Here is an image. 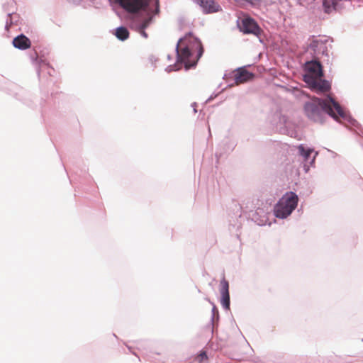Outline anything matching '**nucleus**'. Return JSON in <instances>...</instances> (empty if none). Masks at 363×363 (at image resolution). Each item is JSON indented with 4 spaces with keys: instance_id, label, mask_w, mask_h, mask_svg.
Here are the masks:
<instances>
[{
    "instance_id": "obj_18",
    "label": "nucleus",
    "mask_w": 363,
    "mask_h": 363,
    "mask_svg": "<svg viewBox=\"0 0 363 363\" xmlns=\"http://www.w3.org/2000/svg\"><path fill=\"white\" fill-rule=\"evenodd\" d=\"M140 33L145 38L147 37V34L145 33V29H140L139 28Z\"/></svg>"
},
{
    "instance_id": "obj_3",
    "label": "nucleus",
    "mask_w": 363,
    "mask_h": 363,
    "mask_svg": "<svg viewBox=\"0 0 363 363\" xmlns=\"http://www.w3.org/2000/svg\"><path fill=\"white\" fill-rule=\"evenodd\" d=\"M298 201V196L295 193L292 191L286 193L274 207L275 216L279 218L289 216L296 208Z\"/></svg>"
},
{
    "instance_id": "obj_9",
    "label": "nucleus",
    "mask_w": 363,
    "mask_h": 363,
    "mask_svg": "<svg viewBox=\"0 0 363 363\" xmlns=\"http://www.w3.org/2000/svg\"><path fill=\"white\" fill-rule=\"evenodd\" d=\"M306 82L308 83L313 89L320 92H326L330 89V85L328 82L322 80L320 78L311 79V80H306Z\"/></svg>"
},
{
    "instance_id": "obj_13",
    "label": "nucleus",
    "mask_w": 363,
    "mask_h": 363,
    "mask_svg": "<svg viewBox=\"0 0 363 363\" xmlns=\"http://www.w3.org/2000/svg\"><path fill=\"white\" fill-rule=\"evenodd\" d=\"M115 35L121 40H125L129 37V32L128 29L125 27H119L116 28Z\"/></svg>"
},
{
    "instance_id": "obj_7",
    "label": "nucleus",
    "mask_w": 363,
    "mask_h": 363,
    "mask_svg": "<svg viewBox=\"0 0 363 363\" xmlns=\"http://www.w3.org/2000/svg\"><path fill=\"white\" fill-rule=\"evenodd\" d=\"M220 292L221 294V304L226 308H230V294H229V283L223 278L220 283Z\"/></svg>"
},
{
    "instance_id": "obj_11",
    "label": "nucleus",
    "mask_w": 363,
    "mask_h": 363,
    "mask_svg": "<svg viewBox=\"0 0 363 363\" xmlns=\"http://www.w3.org/2000/svg\"><path fill=\"white\" fill-rule=\"evenodd\" d=\"M13 45L20 50H26L31 46V42L26 35L21 34L13 40Z\"/></svg>"
},
{
    "instance_id": "obj_17",
    "label": "nucleus",
    "mask_w": 363,
    "mask_h": 363,
    "mask_svg": "<svg viewBox=\"0 0 363 363\" xmlns=\"http://www.w3.org/2000/svg\"><path fill=\"white\" fill-rule=\"evenodd\" d=\"M151 21V18L145 19L143 23L140 24L139 28L140 29H145L150 24Z\"/></svg>"
},
{
    "instance_id": "obj_8",
    "label": "nucleus",
    "mask_w": 363,
    "mask_h": 363,
    "mask_svg": "<svg viewBox=\"0 0 363 363\" xmlns=\"http://www.w3.org/2000/svg\"><path fill=\"white\" fill-rule=\"evenodd\" d=\"M254 77V74L247 71L245 68L241 67L234 72L233 78L236 84L247 82Z\"/></svg>"
},
{
    "instance_id": "obj_14",
    "label": "nucleus",
    "mask_w": 363,
    "mask_h": 363,
    "mask_svg": "<svg viewBox=\"0 0 363 363\" xmlns=\"http://www.w3.org/2000/svg\"><path fill=\"white\" fill-rule=\"evenodd\" d=\"M299 154L304 158L305 160H308L310 157V155L313 152L312 149H305L304 147L301 145L298 147Z\"/></svg>"
},
{
    "instance_id": "obj_12",
    "label": "nucleus",
    "mask_w": 363,
    "mask_h": 363,
    "mask_svg": "<svg viewBox=\"0 0 363 363\" xmlns=\"http://www.w3.org/2000/svg\"><path fill=\"white\" fill-rule=\"evenodd\" d=\"M310 48L312 49L315 54H319L320 52L324 53L325 50V45L321 40H313L310 43Z\"/></svg>"
},
{
    "instance_id": "obj_1",
    "label": "nucleus",
    "mask_w": 363,
    "mask_h": 363,
    "mask_svg": "<svg viewBox=\"0 0 363 363\" xmlns=\"http://www.w3.org/2000/svg\"><path fill=\"white\" fill-rule=\"evenodd\" d=\"M304 111L307 117L315 122L322 121L323 113H328L336 121L339 118L346 117L340 104L330 96L325 99L314 97L311 101L306 103Z\"/></svg>"
},
{
    "instance_id": "obj_5",
    "label": "nucleus",
    "mask_w": 363,
    "mask_h": 363,
    "mask_svg": "<svg viewBox=\"0 0 363 363\" xmlns=\"http://www.w3.org/2000/svg\"><path fill=\"white\" fill-rule=\"evenodd\" d=\"M305 69L308 72V75L305 76L306 80L311 79L321 78L323 76L322 66L319 61L311 60L307 62L305 65Z\"/></svg>"
},
{
    "instance_id": "obj_4",
    "label": "nucleus",
    "mask_w": 363,
    "mask_h": 363,
    "mask_svg": "<svg viewBox=\"0 0 363 363\" xmlns=\"http://www.w3.org/2000/svg\"><path fill=\"white\" fill-rule=\"evenodd\" d=\"M116 1L125 11L130 13H136L147 9L148 0H116Z\"/></svg>"
},
{
    "instance_id": "obj_15",
    "label": "nucleus",
    "mask_w": 363,
    "mask_h": 363,
    "mask_svg": "<svg viewBox=\"0 0 363 363\" xmlns=\"http://www.w3.org/2000/svg\"><path fill=\"white\" fill-rule=\"evenodd\" d=\"M238 3L240 4L242 6H245L247 4H249L253 6H258L260 3V0H235Z\"/></svg>"
},
{
    "instance_id": "obj_6",
    "label": "nucleus",
    "mask_w": 363,
    "mask_h": 363,
    "mask_svg": "<svg viewBox=\"0 0 363 363\" xmlns=\"http://www.w3.org/2000/svg\"><path fill=\"white\" fill-rule=\"evenodd\" d=\"M240 30L244 33L253 34L258 36L260 33L261 29L252 18H245L241 21L239 25Z\"/></svg>"
},
{
    "instance_id": "obj_2",
    "label": "nucleus",
    "mask_w": 363,
    "mask_h": 363,
    "mask_svg": "<svg viewBox=\"0 0 363 363\" xmlns=\"http://www.w3.org/2000/svg\"><path fill=\"white\" fill-rule=\"evenodd\" d=\"M177 52L179 61L188 69L196 65L203 55V48L197 38L189 33L179 40Z\"/></svg>"
},
{
    "instance_id": "obj_10",
    "label": "nucleus",
    "mask_w": 363,
    "mask_h": 363,
    "mask_svg": "<svg viewBox=\"0 0 363 363\" xmlns=\"http://www.w3.org/2000/svg\"><path fill=\"white\" fill-rule=\"evenodd\" d=\"M200 6L206 13L218 12L221 7L214 0H200Z\"/></svg>"
},
{
    "instance_id": "obj_16",
    "label": "nucleus",
    "mask_w": 363,
    "mask_h": 363,
    "mask_svg": "<svg viewBox=\"0 0 363 363\" xmlns=\"http://www.w3.org/2000/svg\"><path fill=\"white\" fill-rule=\"evenodd\" d=\"M208 359L207 354L206 352L201 351L196 357L195 360L197 361L199 363H201L203 362H206Z\"/></svg>"
}]
</instances>
